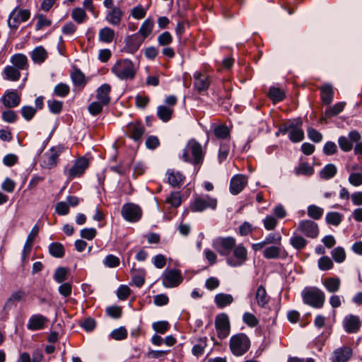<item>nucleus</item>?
<instances>
[{"label": "nucleus", "mask_w": 362, "mask_h": 362, "mask_svg": "<svg viewBox=\"0 0 362 362\" xmlns=\"http://www.w3.org/2000/svg\"><path fill=\"white\" fill-rule=\"evenodd\" d=\"M204 157V152L201 144L194 139L189 141L183 150L182 160L197 165L202 162Z\"/></svg>", "instance_id": "1"}, {"label": "nucleus", "mask_w": 362, "mask_h": 362, "mask_svg": "<svg viewBox=\"0 0 362 362\" xmlns=\"http://www.w3.org/2000/svg\"><path fill=\"white\" fill-rule=\"evenodd\" d=\"M112 72L122 80H132L135 76L136 69L132 61L124 59L114 64Z\"/></svg>", "instance_id": "2"}, {"label": "nucleus", "mask_w": 362, "mask_h": 362, "mask_svg": "<svg viewBox=\"0 0 362 362\" xmlns=\"http://www.w3.org/2000/svg\"><path fill=\"white\" fill-rule=\"evenodd\" d=\"M303 302L315 308L323 306L325 297L324 293L316 287H308L302 291Z\"/></svg>", "instance_id": "3"}, {"label": "nucleus", "mask_w": 362, "mask_h": 362, "mask_svg": "<svg viewBox=\"0 0 362 362\" xmlns=\"http://www.w3.org/2000/svg\"><path fill=\"white\" fill-rule=\"evenodd\" d=\"M250 346V341L247 336L243 333L233 335L230 339V349L236 356H243Z\"/></svg>", "instance_id": "4"}, {"label": "nucleus", "mask_w": 362, "mask_h": 362, "mask_svg": "<svg viewBox=\"0 0 362 362\" xmlns=\"http://www.w3.org/2000/svg\"><path fill=\"white\" fill-rule=\"evenodd\" d=\"M302 125V121L298 119L294 122H291L283 124L279 132L282 134L289 132V139L293 142H299L304 138V133L300 128Z\"/></svg>", "instance_id": "5"}, {"label": "nucleus", "mask_w": 362, "mask_h": 362, "mask_svg": "<svg viewBox=\"0 0 362 362\" xmlns=\"http://www.w3.org/2000/svg\"><path fill=\"white\" fill-rule=\"evenodd\" d=\"M247 259V250L243 244L233 247L232 255L226 258V263L231 267H238L245 264Z\"/></svg>", "instance_id": "6"}, {"label": "nucleus", "mask_w": 362, "mask_h": 362, "mask_svg": "<svg viewBox=\"0 0 362 362\" xmlns=\"http://www.w3.org/2000/svg\"><path fill=\"white\" fill-rule=\"evenodd\" d=\"M235 244V239L233 237H218L212 242L213 247L222 256L228 255Z\"/></svg>", "instance_id": "7"}, {"label": "nucleus", "mask_w": 362, "mask_h": 362, "mask_svg": "<svg viewBox=\"0 0 362 362\" xmlns=\"http://www.w3.org/2000/svg\"><path fill=\"white\" fill-rule=\"evenodd\" d=\"M30 16V13L27 9H22L18 7L15 8L10 13L8 19V25L14 30H16L22 22L27 21Z\"/></svg>", "instance_id": "8"}, {"label": "nucleus", "mask_w": 362, "mask_h": 362, "mask_svg": "<svg viewBox=\"0 0 362 362\" xmlns=\"http://www.w3.org/2000/svg\"><path fill=\"white\" fill-rule=\"evenodd\" d=\"M182 281L181 272L177 269L165 270L162 274L163 285L166 288L177 286Z\"/></svg>", "instance_id": "9"}, {"label": "nucleus", "mask_w": 362, "mask_h": 362, "mask_svg": "<svg viewBox=\"0 0 362 362\" xmlns=\"http://www.w3.org/2000/svg\"><path fill=\"white\" fill-rule=\"evenodd\" d=\"M361 139V134L356 130L349 133L348 137L341 136L338 139V144L341 151L349 152L353 148V142H358Z\"/></svg>", "instance_id": "10"}, {"label": "nucleus", "mask_w": 362, "mask_h": 362, "mask_svg": "<svg viewBox=\"0 0 362 362\" xmlns=\"http://www.w3.org/2000/svg\"><path fill=\"white\" fill-rule=\"evenodd\" d=\"M62 153L60 147H53L46 152L42 158L41 166L45 169H51L57 165V158Z\"/></svg>", "instance_id": "11"}, {"label": "nucleus", "mask_w": 362, "mask_h": 362, "mask_svg": "<svg viewBox=\"0 0 362 362\" xmlns=\"http://www.w3.org/2000/svg\"><path fill=\"white\" fill-rule=\"evenodd\" d=\"M88 166V160L85 158H80L76 160L74 164L67 170L66 173L69 180L81 176Z\"/></svg>", "instance_id": "12"}, {"label": "nucleus", "mask_w": 362, "mask_h": 362, "mask_svg": "<svg viewBox=\"0 0 362 362\" xmlns=\"http://www.w3.org/2000/svg\"><path fill=\"white\" fill-rule=\"evenodd\" d=\"M215 325L219 338L224 339L228 337L230 333V322L227 315H218L216 318Z\"/></svg>", "instance_id": "13"}, {"label": "nucleus", "mask_w": 362, "mask_h": 362, "mask_svg": "<svg viewBox=\"0 0 362 362\" xmlns=\"http://www.w3.org/2000/svg\"><path fill=\"white\" fill-rule=\"evenodd\" d=\"M142 211L138 205H123L122 217L127 221L136 222L141 217Z\"/></svg>", "instance_id": "14"}, {"label": "nucleus", "mask_w": 362, "mask_h": 362, "mask_svg": "<svg viewBox=\"0 0 362 362\" xmlns=\"http://www.w3.org/2000/svg\"><path fill=\"white\" fill-rule=\"evenodd\" d=\"M298 228L300 232L311 238H316L319 233L317 224L310 220L300 221Z\"/></svg>", "instance_id": "15"}, {"label": "nucleus", "mask_w": 362, "mask_h": 362, "mask_svg": "<svg viewBox=\"0 0 362 362\" xmlns=\"http://www.w3.org/2000/svg\"><path fill=\"white\" fill-rule=\"evenodd\" d=\"M247 177L242 174L234 175L230 182V191L233 194H238L247 185Z\"/></svg>", "instance_id": "16"}, {"label": "nucleus", "mask_w": 362, "mask_h": 362, "mask_svg": "<svg viewBox=\"0 0 362 362\" xmlns=\"http://www.w3.org/2000/svg\"><path fill=\"white\" fill-rule=\"evenodd\" d=\"M48 322V319L41 314H35L30 317L27 323V328L31 331L43 329Z\"/></svg>", "instance_id": "17"}, {"label": "nucleus", "mask_w": 362, "mask_h": 362, "mask_svg": "<svg viewBox=\"0 0 362 362\" xmlns=\"http://www.w3.org/2000/svg\"><path fill=\"white\" fill-rule=\"evenodd\" d=\"M361 326L359 317L351 314L346 315L343 320V327L347 333H356Z\"/></svg>", "instance_id": "18"}, {"label": "nucleus", "mask_w": 362, "mask_h": 362, "mask_svg": "<svg viewBox=\"0 0 362 362\" xmlns=\"http://www.w3.org/2000/svg\"><path fill=\"white\" fill-rule=\"evenodd\" d=\"M352 355V350L348 346H343L334 351L332 362H346Z\"/></svg>", "instance_id": "19"}, {"label": "nucleus", "mask_w": 362, "mask_h": 362, "mask_svg": "<svg viewBox=\"0 0 362 362\" xmlns=\"http://www.w3.org/2000/svg\"><path fill=\"white\" fill-rule=\"evenodd\" d=\"M281 237L279 234L270 233L269 234L263 241L254 243L252 245V248L255 251L262 250L265 245L268 244H280Z\"/></svg>", "instance_id": "20"}, {"label": "nucleus", "mask_w": 362, "mask_h": 362, "mask_svg": "<svg viewBox=\"0 0 362 362\" xmlns=\"http://www.w3.org/2000/svg\"><path fill=\"white\" fill-rule=\"evenodd\" d=\"M123 14L124 13L120 8H112L107 13L105 20L112 25H119L122 21Z\"/></svg>", "instance_id": "21"}, {"label": "nucleus", "mask_w": 362, "mask_h": 362, "mask_svg": "<svg viewBox=\"0 0 362 362\" xmlns=\"http://www.w3.org/2000/svg\"><path fill=\"white\" fill-rule=\"evenodd\" d=\"M143 40L139 38L138 34L128 36L125 40L127 51L129 53H134L141 45Z\"/></svg>", "instance_id": "22"}, {"label": "nucleus", "mask_w": 362, "mask_h": 362, "mask_svg": "<svg viewBox=\"0 0 362 362\" xmlns=\"http://www.w3.org/2000/svg\"><path fill=\"white\" fill-rule=\"evenodd\" d=\"M111 87L110 85L105 83L100 86L97 90L98 101L103 105H107L110 101V93Z\"/></svg>", "instance_id": "23"}, {"label": "nucleus", "mask_w": 362, "mask_h": 362, "mask_svg": "<svg viewBox=\"0 0 362 362\" xmlns=\"http://www.w3.org/2000/svg\"><path fill=\"white\" fill-rule=\"evenodd\" d=\"M21 98L16 91L6 92L3 98V104L7 107H13L17 106L20 103Z\"/></svg>", "instance_id": "24"}, {"label": "nucleus", "mask_w": 362, "mask_h": 362, "mask_svg": "<svg viewBox=\"0 0 362 362\" xmlns=\"http://www.w3.org/2000/svg\"><path fill=\"white\" fill-rule=\"evenodd\" d=\"M194 83L197 90L201 92L208 89L209 86V80L207 76L197 72L194 74Z\"/></svg>", "instance_id": "25"}, {"label": "nucleus", "mask_w": 362, "mask_h": 362, "mask_svg": "<svg viewBox=\"0 0 362 362\" xmlns=\"http://www.w3.org/2000/svg\"><path fill=\"white\" fill-rule=\"evenodd\" d=\"M168 180L170 185L177 187L182 185L185 176L180 172L175 170H169L167 172Z\"/></svg>", "instance_id": "26"}, {"label": "nucleus", "mask_w": 362, "mask_h": 362, "mask_svg": "<svg viewBox=\"0 0 362 362\" xmlns=\"http://www.w3.org/2000/svg\"><path fill=\"white\" fill-rule=\"evenodd\" d=\"M11 62L13 66L20 70L27 69L28 66V58L23 54H15L11 57Z\"/></svg>", "instance_id": "27"}, {"label": "nucleus", "mask_w": 362, "mask_h": 362, "mask_svg": "<svg viewBox=\"0 0 362 362\" xmlns=\"http://www.w3.org/2000/svg\"><path fill=\"white\" fill-rule=\"evenodd\" d=\"M128 132L132 139L138 141L144 134V127L139 123H132L128 126Z\"/></svg>", "instance_id": "28"}, {"label": "nucleus", "mask_w": 362, "mask_h": 362, "mask_svg": "<svg viewBox=\"0 0 362 362\" xmlns=\"http://www.w3.org/2000/svg\"><path fill=\"white\" fill-rule=\"evenodd\" d=\"M30 56L35 63L41 64L46 59L47 53L43 47L39 46L33 50Z\"/></svg>", "instance_id": "29"}, {"label": "nucleus", "mask_w": 362, "mask_h": 362, "mask_svg": "<svg viewBox=\"0 0 362 362\" xmlns=\"http://www.w3.org/2000/svg\"><path fill=\"white\" fill-rule=\"evenodd\" d=\"M214 300L217 306L222 308L231 304L233 301V298L230 294L221 293L216 295Z\"/></svg>", "instance_id": "30"}, {"label": "nucleus", "mask_w": 362, "mask_h": 362, "mask_svg": "<svg viewBox=\"0 0 362 362\" xmlns=\"http://www.w3.org/2000/svg\"><path fill=\"white\" fill-rule=\"evenodd\" d=\"M256 300L259 306L264 308L269 302V297L264 286H259L256 291Z\"/></svg>", "instance_id": "31"}, {"label": "nucleus", "mask_w": 362, "mask_h": 362, "mask_svg": "<svg viewBox=\"0 0 362 362\" xmlns=\"http://www.w3.org/2000/svg\"><path fill=\"white\" fill-rule=\"evenodd\" d=\"M154 26V21L153 19L148 18L146 19L141 24L138 34L143 37V40L148 37L152 32Z\"/></svg>", "instance_id": "32"}, {"label": "nucleus", "mask_w": 362, "mask_h": 362, "mask_svg": "<svg viewBox=\"0 0 362 362\" xmlns=\"http://www.w3.org/2000/svg\"><path fill=\"white\" fill-rule=\"evenodd\" d=\"M115 37V31L108 27L103 28L100 30L98 38L101 42L110 43Z\"/></svg>", "instance_id": "33"}, {"label": "nucleus", "mask_w": 362, "mask_h": 362, "mask_svg": "<svg viewBox=\"0 0 362 362\" xmlns=\"http://www.w3.org/2000/svg\"><path fill=\"white\" fill-rule=\"evenodd\" d=\"M20 69L13 66H7L4 70L5 78L12 81H18L21 77Z\"/></svg>", "instance_id": "34"}, {"label": "nucleus", "mask_w": 362, "mask_h": 362, "mask_svg": "<svg viewBox=\"0 0 362 362\" xmlns=\"http://www.w3.org/2000/svg\"><path fill=\"white\" fill-rule=\"evenodd\" d=\"M337 172L335 165L329 163L326 165L320 172V177L324 180H329L333 177Z\"/></svg>", "instance_id": "35"}, {"label": "nucleus", "mask_w": 362, "mask_h": 362, "mask_svg": "<svg viewBox=\"0 0 362 362\" xmlns=\"http://www.w3.org/2000/svg\"><path fill=\"white\" fill-rule=\"evenodd\" d=\"M282 252V249L280 246H270L266 247L263 251V256L266 259H276L279 257Z\"/></svg>", "instance_id": "36"}, {"label": "nucleus", "mask_w": 362, "mask_h": 362, "mask_svg": "<svg viewBox=\"0 0 362 362\" xmlns=\"http://www.w3.org/2000/svg\"><path fill=\"white\" fill-rule=\"evenodd\" d=\"M340 280L339 278H327L325 279L323 285L326 289L330 293L338 291L340 287Z\"/></svg>", "instance_id": "37"}, {"label": "nucleus", "mask_w": 362, "mask_h": 362, "mask_svg": "<svg viewBox=\"0 0 362 362\" xmlns=\"http://www.w3.org/2000/svg\"><path fill=\"white\" fill-rule=\"evenodd\" d=\"M321 90V98L322 102L329 105L332 101L334 91L331 86L325 85L322 86Z\"/></svg>", "instance_id": "38"}, {"label": "nucleus", "mask_w": 362, "mask_h": 362, "mask_svg": "<svg viewBox=\"0 0 362 362\" xmlns=\"http://www.w3.org/2000/svg\"><path fill=\"white\" fill-rule=\"evenodd\" d=\"M71 18L77 23L81 24L86 20L87 15L83 8L76 7L71 11Z\"/></svg>", "instance_id": "39"}, {"label": "nucleus", "mask_w": 362, "mask_h": 362, "mask_svg": "<svg viewBox=\"0 0 362 362\" xmlns=\"http://www.w3.org/2000/svg\"><path fill=\"white\" fill-rule=\"evenodd\" d=\"M24 296L25 293L21 290L13 292L5 303L4 308H10L13 304L21 300Z\"/></svg>", "instance_id": "40"}, {"label": "nucleus", "mask_w": 362, "mask_h": 362, "mask_svg": "<svg viewBox=\"0 0 362 362\" xmlns=\"http://www.w3.org/2000/svg\"><path fill=\"white\" fill-rule=\"evenodd\" d=\"M49 251L52 256L57 258L62 257L64 255V246L59 243H53L50 244Z\"/></svg>", "instance_id": "41"}, {"label": "nucleus", "mask_w": 362, "mask_h": 362, "mask_svg": "<svg viewBox=\"0 0 362 362\" xmlns=\"http://www.w3.org/2000/svg\"><path fill=\"white\" fill-rule=\"evenodd\" d=\"M344 106H345V103H344V102L338 103L335 104L334 105L327 108L325 112V115L327 117H331L337 115L343 110V109L344 108Z\"/></svg>", "instance_id": "42"}, {"label": "nucleus", "mask_w": 362, "mask_h": 362, "mask_svg": "<svg viewBox=\"0 0 362 362\" xmlns=\"http://www.w3.org/2000/svg\"><path fill=\"white\" fill-rule=\"evenodd\" d=\"M173 109L163 105L158 107V116L163 122L168 121L173 114Z\"/></svg>", "instance_id": "43"}, {"label": "nucleus", "mask_w": 362, "mask_h": 362, "mask_svg": "<svg viewBox=\"0 0 362 362\" xmlns=\"http://www.w3.org/2000/svg\"><path fill=\"white\" fill-rule=\"evenodd\" d=\"M313 172V168L307 163H300L295 170V173L297 175H311Z\"/></svg>", "instance_id": "44"}, {"label": "nucleus", "mask_w": 362, "mask_h": 362, "mask_svg": "<svg viewBox=\"0 0 362 362\" xmlns=\"http://www.w3.org/2000/svg\"><path fill=\"white\" fill-rule=\"evenodd\" d=\"M68 269L65 267H58L54 274V279L57 283H62L67 279Z\"/></svg>", "instance_id": "45"}, {"label": "nucleus", "mask_w": 362, "mask_h": 362, "mask_svg": "<svg viewBox=\"0 0 362 362\" xmlns=\"http://www.w3.org/2000/svg\"><path fill=\"white\" fill-rule=\"evenodd\" d=\"M332 257L334 260L338 263L343 262L346 259V252L343 247H337L332 252Z\"/></svg>", "instance_id": "46"}, {"label": "nucleus", "mask_w": 362, "mask_h": 362, "mask_svg": "<svg viewBox=\"0 0 362 362\" xmlns=\"http://www.w3.org/2000/svg\"><path fill=\"white\" fill-rule=\"evenodd\" d=\"M71 79L75 86H82L86 83L84 74L80 70H75L71 74Z\"/></svg>", "instance_id": "47"}, {"label": "nucleus", "mask_w": 362, "mask_h": 362, "mask_svg": "<svg viewBox=\"0 0 362 362\" xmlns=\"http://www.w3.org/2000/svg\"><path fill=\"white\" fill-rule=\"evenodd\" d=\"M290 243L291 245L297 249L301 250L306 245V240L304 238L300 235H294L290 240Z\"/></svg>", "instance_id": "48"}, {"label": "nucleus", "mask_w": 362, "mask_h": 362, "mask_svg": "<svg viewBox=\"0 0 362 362\" xmlns=\"http://www.w3.org/2000/svg\"><path fill=\"white\" fill-rule=\"evenodd\" d=\"M342 216L338 212H329L326 215V221L327 223L338 226L341 223Z\"/></svg>", "instance_id": "49"}, {"label": "nucleus", "mask_w": 362, "mask_h": 362, "mask_svg": "<svg viewBox=\"0 0 362 362\" xmlns=\"http://www.w3.org/2000/svg\"><path fill=\"white\" fill-rule=\"evenodd\" d=\"M323 214V209L317 205H310L308 208V215L314 219H319Z\"/></svg>", "instance_id": "50"}, {"label": "nucleus", "mask_w": 362, "mask_h": 362, "mask_svg": "<svg viewBox=\"0 0 362 362\" xmlns=\"http://www.w3.org/2000/svg\"><path fill=\"white\" fill-rule=\"evenodd\" d=\"M206 346V338H201L199 339L198 343L194 344L192 348V354L194 356H200L203 354L204 350Z\"/></svg>", "instance_id": "51"}, {"label": "nucleus", "mask_w": 362, "mask_h": 362, "mask_svg": "<svg viewBox=\"0 0 362 362\" xmlns=\"http://www.w3.org/2000/svg\"><path fill=\"white\" fill-rule=\"evenodd\" d=\"M119 259L113 255H108L103 259L104 265L109 268L118 267L119 265Z\"/></svg>", "instance_id": "52"}, {"label": "nucleus", "mask_w": 362, "mask_h": 362, "mask_svg": "<svg viewBox=\"0 0 362 362\" xmlns=\"http://www.w3.org/2000/svg\"><path fill=\"white\" fill-rule=\"evenodd\" d=\"M318 267L320 270L327 271L333 267V262L329 257L324 256L319 259Z\"/></svg>", "instance_id": "53"}, {"label": "nucleus", "mask_w": 362, "mask_h": 362, "mask_svg": "<svg viewBox=\"0 0 362 362\" xmlns=\"http://www.w3.org/2000/svg\"><path fill=\"white\" fill-rule=\"evenodd\" d=\"M243 320L247 325L250 327H255L259 323L257 318L253 314L248 312H246L243 314Z\"/></svg>", "instance_id": "54"}, {"label": "nucleus", "mask_w": 362, "mask_h": 362, "mask_svg": "<svg viewBox=\"0 0 362 362\" xmlns=\"http://www.w3.org/2000/svg\"><path fill=\"white\" fill-rule=\"evenodd\" d=\"M54 93L56 95L64 98L69 94V87L66 83H59L54 87Z\"/></svg>", "instance_id": "55"}, {"label": "nucleus", "mask_w": 362, "mask_h": 362, "mask_svg": "<svg viewBox=\"0 0 362 362\" xmlns=\"http://www.w3.org/2000/svg\"><path fill=\"white\" fill-rule=\"evenodd\" d=\"M110 337L115 340H122L127 337V331L124 327H120L112 331Z\"/></svg>", "instance_id": "56"}, {"label": "nucleus", "mask_w": 362, "mask_h": 362, "mask_svg": "<svg viewBox=\"0 0 362 362\" xmlns=\"http://www.w3.org/2000/svg\"><path fill=\"white\" fill-rule=\"evenodd\" d=\"M269 96L274 102H279L284 98V93L280 89L272 87L269 89Z\"/></svg>", "instance_id": "57"}, {"label": "nucleus", "mask_w": 362, "mask_h": 362, "mask_svg": "<svg viewBox=\"0 0 362 362\" xmlns=\"http://www.w3.org/2000/svg\"><path fill=\"white\" fill-rule=\"evenodd\" d=\"M153 329L158 333L164 334L169 329V323L166 321H158L153 324Z\"/></svg>", "instance_id": "58"}, {"label": "nucleus", "mask_w": 362, "mask_h": 362, "mask_svg": "<svg viewBox=\"0 0 362 362\" xmlns=\"http://www.w3.org/2000/svg\"><path fill=\"white\" fill-rule=\"evenodd\" d=\"M48 107L50 110L54 114H58L61 112L62 109V103L56 100H48Z\"/></svg>", "instance_id": "59"}, {"label": "nucleus", "mask_w": 362, "mask_h": 362, "mask_svg": "<svg viewBox=\"0 0 362 362\" xmlns=\"http://www.w3.org/2000/svg\"><path fill=\"white\" fill-rule=\"evenodd\" d=\"M130 292L131 290L127 286L121 285L117 289V295L119 299L125 300L129 296Z\"/></svg>", "instance_id": "60"}, {"label": "nucleus", "mask_w": 362, "mask_h": 362, "mask_svg": "<svg viewBox=\"0 0 362 362\" xmlns=\"http://www.w3.org/2000/svg\"><path fill=\"white\" fill-rule=\"evenodd\" d=\"M349 182L351 185L358 187L362 185V174L359 173H352L349 177Z\"/></svg>", "instance_id": "61"}, {"label": "nucleus", "mask_w": 362, "mask_h": 362, "mask_svg": "<svg viewBox=\"0 0 362 362\" xmlns=\"http://www.w3.org/2000/svg\"><path fill=\"white\" fill-rule=\"evenodd\" d=\"M131 15L135 19H141L146 16V10L141 6H137L131 10Z\"/></svg>", "instance_id": "62"}, {"label": "nucleus", "mask_w": 362, "mask_h": 362, "mask_svg": "<svg viewBox=\"0 0 362 362\" xmlns=\"http://www.w3.org/2000/svg\"><path fill=\"white\" fill-rule=\"evenodd\" d=\"M308 136L310 140L316 143L321 141L322 139V134L311 127L308 129Z\"/></svg>", "instance_id": "63"}, {"label": "nucleus", "mask_w": 362, "mask_h": 362, "mask_svg": "<svg viewBox=\"0 0 362 362\" xmlns=\"http://www.w3.org/2000/svg\"><path fill=\"white\" fill-rule=\"evenodd\" d=\"M104 105H105L102 104V103L99 101L93 102L89 105L88 110L91 115H96L102 111Z\"/></svg>", "instance_id": "64"}]
</instances>
